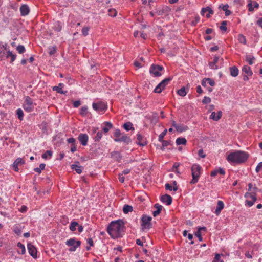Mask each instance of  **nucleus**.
Wrapping results in <instances>:
<instances>
[{"mask_svg": "<svg viewBox=\"0 0 262 262\" xmlns=\"http://www.w3.org/2000/svg\"><path fill=\"white\" fill-rule=\"evenodd\" d=\"M248 10L250 12H253L254 11V6L253 2L251 0H249V2L247 5Z\"/></svg>", "mask_w": 262, "mask_h": 262, "instance_id": "57", "label": "nucleus"}, {"mask_svg": "<svg viewBox=\"0 0 262 262\" xmlns=\"http://www.w3.org/2000/svg\"><path fill=\"white\" fill-rule=\"evenodd\" d=\"M244 197L247 198L245 205L249 207L252 206L257 200L256 194L255 192H246Z\"/></svg>", "mask_w": 262, "mask_h": 262, "instance_id": "4", "label": "nucleus"}, {"mask_svg": "<svg viewBox=\"0 0 262 262\" xmlns=\"http://www.w3.org/2000/svg\"><path fill=\"white\" fill-rule=\"evenodd\" d=\"M123 227V222L121 220H117L110 223L107 228V231L112 238L115 239L120 236Z\"/></svg>", "mask_w": 262, "mask_h": 262, "instance_id": "1", "label": "nucleus"}, {"mask_svg": "<svg viewBox=\"0 0 262 262\" xmlns=\"http://www.w3.org/2000/svg\"><path fill=\"white\" fill-rule=\"evenodd\" d=\"M92 107L94 110L99 113L105 112L107 108L106 104L102 101L93 103Z\"/></svg>", "mask_w": 262, "mask_h": 262, "instance_id": "10", "label": "nucleus"}, {"mask_svg": "<svg viewBox=\"0 0 262 262\" xmlns=\"http://www.w3.org/2000/svg\"><path fill=\"white\" fill-rule=\"evenodd\" d=\"M66 244L67 246L71 247L69 249V251L73 252L76 251V249L80 246L81 242L73 238L67 240Z\"/></svg>", "mask_w": 262, "mask_h": 262, "instance_id": "6", "label": "nucleus"}, {"mask_svg": "<svg viewBox=\"0 0 262 262\" xmlns=\"http://www.w3.org/2000/svg\"><path fill=\"white\" fill-rule=\"evenodd\" d=\"M222 116V112L221 111H218L217 114L215 112H212L210 116V118L214 121H217L221 118Z\"/></svg>", "mask_w": 262, "mask_h": 262, "instance_id": "19", "label": "nucleus"}, {"mask_svg": "<svg viewBox=\"0 0 262 262\" xmlns=\"http://www.w3.org/2000/svg\"><path fill=\"white\" fill-rule=\"evenodd\" d=\"M210 102H211L210 98L207 97V96H205L204 97L203 99L202 100V103L204 104H208V103H210Z\"/></svg>", "mask_w": 262, "mask_h": 262, "instance_id": "60", "label": "nucleus"}, {"mask_svg": "<svg viewBox=\"0 0 262 262\" xmlns=\"http://www.w3.org/2000/svg\"><path fill=\"white\" fill-rule=\"evenodd\" d=\"M176 129L178 132L181 133L187 130L188 127L183 125L178 124Z\"/></svg>", "mask_w": 262, "mask_h": 262, "instance_id": "38", "label": "nucleus"}, {"mask_svg": "<svg viewBox=\"0 0 262 262\" xmlns=\"http://www.w3.org/2000/svg\"><path fill=\"white\" fill-rule=\"evenodd\" d=\"M16 49H17V51H18V52L20 54L24 53L26 51L24 46L23 45H18Z\"/></svg>", "mask_w": 262, "mask_h": 262, "instance_id": "52", "label": "nucleus"}, {"mask_svg": "<svg viewBox=\"0 0 262 262\" xmlns=\"http://www.w3.org/2000/svg\"><path fill=\"white\" fill-rule=\"evenodd\" d=\"M111 154V157L117 161H120L121 159V155L118 151H113Z\"/></svg>", "mask_w": 262, "mask_h": 262, "instance_id": "32", "label": "nucleus"}, {"mask_svg": "<svg viewBox=\"0 0 262 262\" xmlns=\"http://www.w3.org/2000/svg\"><path fill=\"white\" fill-rule=\"evenodd\" d=\"M78 139L82 145L86 146L88 144L89 137L87 134L81 133L79 135Z\"/></svg>", "mask_w": 262, "mask_h": 262, "instance_id": "12", "label": "nucleus"}, {"mask_svg": "<svg viewBox=\"0 0 262 262\" xmlns=\"http://www.w3.org/2000/svg\"><path fill=\"white\" fill-rule=\"evenodd\" d=\"M56 52V46L50 47L48 48V53L50 55H52L54 54Z\"/></svg>", "mask_w": 262, "mask_h": 262, "instance_id": "50", "label": "nucleus"}, {"mask_svg": "<svg viewBox=\"0 0 262 262\" xmlns=\"http://www.w3.org/2000/svg\"><path fill=\"white\" fill-rule=\"evenodd\" d=\"M187 141L185 138L179 137L176 139V143L177 145H185Z\"/></svg>", "mask_w": 262, "mask_h": 262, "instance_id": "34", "label": "nucleus"}, {"mask_svg": "<svg viewBox=\"0 0 262 262\" xmlns=\"http://www.w3.org/2000/svg\"><path fill=\"white\" fill-rule=\"evenodd\" d=\"M165 189L166 190H169L170 191L173 190L174 191H176L178 190V186H172L170 184L168 183H166L165 184Z\"/></svg>", "mask_w": 262, "mask_h": 262, "instance_id": "41", "label": "nucleus"}, {"mask_svg": "<svg viewBox=\"0 0 262 262\" xmlns=\"http://www.w3.org/2000/svg\"><path fill=\"white\" fill-rule=\"evenodd\" d=\"M218 173L222 175H225V171L223 168H219L218 169H216L213 171H211L210 175L211 177H215Z\"/></svg>", "mask_w": 262, "mask_h": 262, "instance_id": "25", "label": "nucleus"}, {"mask_svg": "<svg viewBox=\"0 0 262 262\" xmlns=\"http://www.w3.org/2000/svg\"><path fill=\"white\" fill-rule=\"evenodd\" d=\"M89 30H90V27H84L82 29V35L84 36H87L89 34Z\"/></svg>", "mask_w": 262, "mask_h": 262, "instance_id": "54", "label": "nucleus"}, {"mask_svg": "<svg viewBox=\"0 0 262 262\" xmlns=\"http://www.w3.org/2000/svg\"><path fill=\"white\" fill-rule=\"evenodd\" d=\"M17 247L21 249V252H19L18 251V253H20L21 254H25L26 253V249H25V247L24 246V245H23V244H21V243L20 242H18L17 243Z\"/></svg>", "mask_w": 262, "mask_h": 262, "instance_id": "40", "label": "nucleus"}, {"mask_svg": "<svg viewBox=\"0 0 262 262\" xmlns=\"http://www.w3.org/2000/svg\"><path fill=\"white\" fill-rule=\"evenodd\" d=\"M102 137V133L98 132L97 133L96 136L94 138L95 141H99Z\"/></svg>", "mask_w": 262, "mask_h": 262, "instance_id": "53", "label": "nucleus"}, {"mask_svg": "<svg viewBox=\"0 0 262 262\" xmlns=\"http://www.w3.org/2000/svg\"><path fill=\"white\" fill-rule=\"evenodd\" d=\"M200 17L199 15H196L194 17V19L191 22V25L192 26H195L200 21Z\"/></svg>", "mask_w": 262, "mask_h": 262, "instance_id": "48", "label": "nucleus"}, {"mask_svg": "<svg viewBox=\"0 0 262 262\" xmlns=\"http://www.w3.org/2000/svg\"><path fill=\"white\" fill-rule=\"evenodd\" d=\"M46 164L44 163H41L39 165V167H36L34 169V170L38 173L39 174L41 173V170H43L45 168Z\"/></svg>", "mask_w": 262, "mask_h": 262, "instance_id": "39", "label": "nucleus"}, {"mask_svg": "<svg viewBox=\"0 0 262 262\" xmlns=\"http://www.w3.org/2000/svg\"><path fill=\"white\" fill-rule=\"evenodd\" d=\"M154 207L155 208H156V210L153 212L152 214L153 216L155 217L160 214V212L162 210V209L163 208V206L157 203L155 204Z\"/></svg>", "mask_w": 262, "mask_h": 262, "instance_id": "28", "label": "nucleus"}, {"mask_svg": "<svg viewBox=\"0 0 262 262\" xmlns=\"http://www.w3.org/2000/svg\"><path fill=\"white\" fill-rule=\"evenodd\" d=\"M198 155L200 158H204L206 157V155L204 154V151L202 149H200L198 151Z\"/></svg>", "mask_w": 262, "mask_h": 262, "instance_id": "63", "label": "nucleus"}, {"mask_svg": "<svg viewBox=\"0 0 262 262\" xmlns=\"http://www.w3.org/2000/svg\"><path fill=\"white\" fill-rule=\"evenodd\" d=\"M7 45L0 42V59L3 60L5 56V51H7Z\"/></svg>", "mask_w": 262, "mask_h": 262, "instance_id": "20", "label": "nucleus"}, {"mask_svg": "<svg viewBox=\"0 0 262 262\" xmlns=\"http://www.w3.org/2000/svg\"><path fill=\"white\" fill-rule=\"evenodd\" d=\"M62 28V25L61 22L57 21L54 23V29L55 31L60 32Z\"/></svg>", "mask_w": 262, "mask_h": 262, "instance_id": "31", "label": "nucleus"}, {"mask_svg": "<svg viewBox=\"0 0 262 262\" xmlns=\"http://www.w3.org/2000/svg\"><path fill=\"white\" fill-rule=\"evenodd\" d=\"M14 162L18 164V165H21L25 163L24 160H23L21 158H18L16 159V160L14 161Z\"/></svg>", "mask_w": 262, "mask_h": 262, "instance_id": "61", "label": "nucleus"}, {"mask_svg": "<svg viewBox=\"0 0 262 262\" xmlns=\"http://www.w3.org/2000/svg\"><path fill=\"white\" fill-rule=\"evenodd\" d=\"M201 84L204 87H207V84H209L210 86H214L215 85V82L212 79L205 78L202 80Z\"/></svg>", "mask_w": 262, "mask_h": 262, "instance_id": "18", "label": "nucleus"}, {"mask_svg": "<svg viewBox=\"0 0 262 262\" xmlns=\"http://www.w3.org/2000/svg\"><path fill=\"white\" fill-rule=\"evenodd\" d=\"M177 93L179 95L182 97L186 96V94H187L186 88L184 86L181 88L180 90L178 91Z\"/></svg>", "mask_w": 262, "mask_h": 262, "instance_id": "35", "label": "nucleus"}, {"mask_svg": "<svg viewBox=\"0 0 262 262\" xmlns=\"http://www.w3.org/2000/svg\"><path fill=\"white\" fill-rule=\"evenodd\" d=\"M27 248L30 255L35 259L37 258V251L36 247L31 243H28Z\"/></svg>", "mask_w": 262, "mask_h": 262, "instance_id": "11", "label": "nucleus"}, {"mask_svg": "<svg viewBox=\"0 0 262 262\" xmlns=\"http://www.w3.org/2000/svg\"><path fill=\"white\" fill-rule=\"evenodd\" d=\"M67 141L68 143L71 144L76 143V140L73 137L68 138Z\"/></svg>", "mask_w": 262, "mask_h": 262, "instance_id": "64", "label": "nucleus"}, {"mask_svg": "<svg viewBox=\"0 0 262 262\" xmlns=\"http://www.w3.org/2000/svg\"><path fill=\"white\" fill-rule=\"evenodd\" d=\"M137 143L140 146H144L146 144V142L145 141V139L143 137L142 135L140 134H138L137 135Z\"/></svg>", "mask_w": 262, "mask_h": 262, "instance_id": "21", "label": "nucleus"}, {"mask_svg": "<svg viewBox=\"0 0 262 262\" xmlns=\"http://www.w3.org/2000/svg\"><path fill=\"white\" fill-rule=\"evenodd\" d=\"M248 158V154L245 151L237 150L230 153L227 160L230 163H242L245 162Z\"/></svg>", "mask_w": 262, "mask_h": 262, "instance_id": "2", "label": "nucleus"}, {"mask_svg": "<svg viewBox=\"0 0 262 262\" xmlns=\"http://www.w3.org/2000/svg\"><path fill=\"white\" fill-rule=\"evenodd\" d=\"M171 80V78H168L163 80L155 88L154 92L157 93H160L162 90H164L166 86L168 85V83Z\"/></svg>", "mask_w": 262, "mask_h": 262, "instance_id": "8", "label": "nucleus"}, {"mask_svg": "<svg viewBox=\"0 0 262 262\" xmlns=\"http://www.w3.org/2000/svg\"><path fill=\"white\" fill-rule=\"evenodd\" d=\"M20 15L25 16L29 14L30 12V8L27 5H22L19 8Z\"/></svg>", "mask_w": 262, "mask_h": 262, "instance_id": "15", "label": "nucleus"}, {"mask_svg": "<svg viewBox=\"0 0 262 262\" xmlns=\"http://www.w3.org/2000/svg\"><path fill=\"white\" fill-rule=\"evenodd\" d=\"M226 25H227V21H222V23H221V25L220 27V29L222 31H226L227 29V27H226Z\"/></svg>", "mask_w": 262, "mask_h": 262, "instance_id": "56", "label": "nucleus"}, {"mask_svg": "<svg viewBox=\"0 0 262 262\" xmlns=\"http://www.w3.org/2000/svg\"><path fill=\"white\" fill-rule=\"evenodd\" d=\"M78 226V223L77 222L73 221L71 223L70 226V229L72 231H75L76 230V227Z\"/></svg>", "mask_w": 262, "mask_h": 262, "instance_id": "45", "label": "nucleus"}, {"mask_svg": "<svg viewBox=\"0 0 262 262\" xmlns=\"http://www.w3.org/2000/svg\"><path fill=\"white\" fill-rule=\"evenodd\" d=\"M254 60L255 58L253 56L250 55L246 56V60L249 64H253Z\"/></svg>", "mask_w": 262, "mask_h": 262, "instance_id": "47", "label": "nucleus"}, {"mask_svg": "<svg viewBox=\"0 0 262 262\" xmlns=\"http://www.w3.org/2000/svg\"><path fill=\"white\" fill-rule=\"evenodd\" d=\"M80 114L83 116H86L88 114V106H83L80 109Z\"/></svg>", "mask_w": 262, "mask_h": 262, "instance_id": "44", "label": "nucleus"}, {"mask_svg": "<svg viewBox=\"0 0 262 262\" xmlns=\"http://www.w3.org/2000/svg\"><path fill=\"white\" fill-rule=\"evenodd\" d=\"M13 231L18 235L21 234L22 232V230L20 227L17 225H15L14 226Z\"/></svg>", "mask_w": 262, "mask_h": 262, "instance_id": "46", "label": "nucleus"}, {"mask_svg": "<svg viewBox=\"0 0 262 262\" xmlns=\"http://www.w3.org/2000/svg\"><path fill=\"white\" fill-rule=\"evenodd\" d=\"M167 129H165L160 134V135L159 136V137H158V140L159 141H163V140H164V138L165 137V136L167 134Z\"/></svg>", "mask_w": 262, "mask_h": 262, "instance_id": "49", "label": "nucleus"}, {"mask_svg": "<svg viewBox=\"0 0 262 262\" xmlns=\"http://www.w3.org/2000/svg\"><path fill=\"white\" fill-rule=\"evenodd\" d=\"M255 171L256 172L262 171V162L258 163L256 167Z\"/></svg>", "mask_w": 262, "mask_h": 262, "instance_id": "62", "label": "nucleus"}, {"mask_svg": "<svg viewBox=\"0 0 262 262\" xmlns=\"http://www.w3.org/2000/svg\"><path fill=\"white\" fill-rule=\"evenodd\" d=\"M16 114L18 119L20 120H23L24 118V113L21 108H18L16 110Z\"/></svg>", "mask_w": 262, "mask_h": 262, "instance_id": "43", "label": "nucleus"}, {"mask_svg": "<svg viewBox=\"0 0 262 262\" xmlns=\"http://www.w3.org/2000/svg\"><path fill=\"white\" fill-rule=\"evenodd\" d=\"M160 200L163 203H165L167 205H169L172 203V198L169 195L165 194L161 196Z\"/></svg>", "mask_w": 262, "mask_h": 262, "instance_id": "14", "label": "nucleus"}, {"mask_svg": "<svg viewBox=\"0 0 262 262\" xmlns=\"http://www.w3.org/2000/svg\"><path fill=\"white\" fill-rule=\"evenodd\" d=\"M239 42L245 45L246 43V39L245 37L242 34H239L237 37Z\"/></svg>", "mask_w": 262, "mask_h": 262, "instance_id": "42", "label": "nucleus"}, {"mask_svg": "<svg viewBox=\"0 0 262 262\" xmlns=\"http://www.w3.org/2000/svg\"><path fill=\"white\" fill-rule=\"evenodd\" d=\"M123 133H121L120 129H116L114 132V136L115 138H120Z\"/></svg>", "mask_w": 262, "mask_h": 262, "instance_id": "51", "label": "nucleus"}, {"mask_svg": "<svg viewBox=\"0 0 262 262\" xmlns=\"http://www.w3.org/2000/svg\"><path fill=\"white\" fill-rule=\"evenodd\" d=\"M72 170H75L78 174H80L83 169V167L80 165L79 162L77 161L75 164L71 165Z\"/></svg>", "mask_w": 262, "mask_h": 262, "instance_id": "16", "label": "nucleus"}, {"mask_svg": "<svg viewBox=\"0 0 262 262\" xmlns=\"http://www.w3.org/2000/svg\"><path fill=\"white\" fill-rule=\"evenodd\" d=\"M191 170L192 179L190 183L191 184H195L199 181L202 168L199 164H194L191 166Z\"/></svg>", "mask_w": 262, "mask_h": 262, "instance_id": "3", "label": "nucleus"}, {"mask_svg": "<svg viewBox=\"0 0 262 262\" xmlns=\"http://www.w3.org/2000/svg\"><path fill=\"white\" fill-rule=\"evenodd\" d=\"M114 141L115 142H123L126 144H129L130 142H131L130 138L124 134H123L120 138H115Z\"/></svg>", "mask_w": 262, "mask_h": 262, "instance_id": "17", "label": "nucleus"}, {"mask_svg": "<svg viewBox=\"0 0 262 262\" xmlns=\"http://www.w3.org/2000/svg\"><path fill=\"white\" fill-rule=\"evenodd\" d=\"M163 67L159 65L152 64L150 68L149 72L155 77L160 76L162 74L161 71L163 70Z\"/></svg>", "mask_w": 262, "mask_h": 262, "instance_id": "9", "label": "nucleus"}, {"mask_svg": "<svg viewBox=\"0 0 262 262\" xmlns=\"http://www.w3.org/2000/svg\"><path fill=\"white\" fill-rule=\"evenodd\" d=\"M230 75L232 77H236L238 75V69L235 66L230 67L229 69Z\"/></svg>", "mask_w": 262, "mask_h": 262, "instance_id": "29", "label": "nucleus"}, {"mask_svg": "<svg viewBox=\"0 0 262 262\" xmlns=\"http://www.w3.org/2000/svg\"><path fill=\"white\" fill-rule=\"evenodd\" d=\"M162 143V147L161 148L162 150H164V147L168 146L170 144V142L168 141L163 140V141H160Z\"/></svg>", "mask_w": 262, "mask_h": 262, "instance_id": "58", "label": "nucleus"}, {"mask_svg": "<svg viewBox=\"0 0 262 262\" xmlns=\"http://www.w3.org/2000/svg\"><path fill=\"white\" fill-rule=\"evenodd\" d=\"M35 105L29 96L25 97L23 108L28 113L32 112L34 108Z\"/></svg>", "mask_w": 262, "mask_h": 262, "instance_id": "7", "label": "nucleus"}, {"mask_svg": "<svg viewBox=\"0 0 262 262\" xmlns=\"http://www.w3.org/2000/svg\"><path fill=\"white\" fill-rule=\"evenodd\" d=\"M219 61V57L214 56L213 61L209 63V66L211 69L216 70L219 67L216 63Z\"/></svg>", "mask_w": 262, "mask_h": 262, "instance_id": "24", "label": "nucleus"}, {"mask_svg": "<svg viewBox=\"0 0 262 262\" xmlns=\"http://www.w3.org/2000/svg\"><path fill=\"white\" fill-rule=\"evenodd\" d=\"M152 217L146 215H143L141 218V227L142 230L149 229L152 227L151 221Z\"/></svg>", "mask_w": 262, "mask_h": 262, "instance_id": "5", "label": "nucleus"}, {"mask_svg": "<svg viewBox=\"0 0 262 262\" xmlns=\"http://www.w3.org/2000/svg\"><path fill=\"white\" fill-rule=\"evenodd\" d=\"M64 87V84L62 83H60L57 86H54L52 88L53 91H56L57 93L64 94L67 91L64 92L62 91V88Z\"/></svg>", "mask_w": 262, "mask_h": 262, "instance_id": "22", "label": "nucleus"}, {"mask_svg": "<svg viewBox=\"0 0 262 262\" xmlns=\"http://www.w3.org/2000/svg\"><path fill=\"white\" fill-rule=\"evenodd\" d=\"M53 152L51 150H47L42 155V158L44 159H50L52 156Z\"/></svg>", "mask_w": 262, "mask_h": 262, "instance_id": "37", "label": "nucleus"}, {"mask_svg": "<svg viewBox=\"0 0 262 262\" xmlns=\"http://www.w3.org/2000/svg\"><path fill=\"white\" fill-rule=\"evenodd\" d=\"M108 15L111 17H115L117 15V11L115 9H110Z\"/></svg>", "mask_w": 262, "mask_h": 262, "instance_id": "55", "label": "nucleus"}, {"mask_svg": "<svg viewBox=\"0 0 262 262\" xmlns=\"http://www.w3.org/2000/svg\"><path fill=\"white\" fill-rule=\"evenodd\" d=\"M133 210V207L129 205H125L123 208V211L125 214L132 212Z\"/></svg>", "mask_w": 262, "mask_h": 262, "instance_id": "36", "label": "nucleus"}, {"mask_svg": "<svg viewBox=\"0 0 262 262\" xmlns=\"http://www.w3.org/2000/svg\"><path fill=\"white\" fill-rule=\"evenodd\" d=\"M103 125L102 130L104 133H107L113 127V124L110 122H104Z\"/></svg>", "mask_w": 262, "mask_h": 262, "instance_id": "27", "label": "nucleus"}, {"mask_svg": "<svg viewBox=\"0 0 262 262\" xmlns=\"http://www.w3.org/2000/svg\"><path fill=\"white\" fill-rule=\"evenodd\" d=\"M224 207V204L222 201H218L217 203V206L215 210V213L216 215H219L221 211Z\"/></svg>", "mask_w": 262, "mask_h": 262, "instance_id": "23", "label": "nucleus"}, {"mask_svg": "<svg viewBox=\"0 0 262 262\" xmlns=\"http://www.w3.org/2000/svg\"><path fill=\"white\" fill-rule=\"evenodd\" d=\"M205 12H208V13L206 15V17L207 18H210L211 15H212L214 13L213 10L210 7H206L202 9L201 11V15H204Z\"/></svg>", "mask_w": 262, "mask_h": 262, "instance_id": "13", "label": "nucleus"}, {"mask_svg": "<svg viewBox=\"0 0 262 262\" xmlns=\"http://www.w3.org/2000/svg\"><path fill=\"white\" fill-rule=\"evenodd\" d=\"M7 54L6 55H5V57H6V58H11V61H10V63H12L16 59V55L13 54L12 52H11L9 48H7Z\"/></svg>", "mask_w": 262, "mask_h": 262, "instance_id": "26", "label": "nucleus"}, {"mask_svg": "<svg viewBox=\"0 0 262 262\" xmlns=\"http://www.w3.org/2000/svg\"><path fill=\"white\" fill-rule=\"evenodd\" d=\"M242 71L244 73H246L249 76H252V72L251 70L250 67L248 66H244L242 68Z\"/></svg>", "mask_w": 262, "mask_h": 262, "instance_id": "33", "label": "nucleus"}, {"mask_svg": "<svg viewBox=\"0 0 262 262\" xmlns=\"http://www.w3.org/2000/svg\"><path fill=\"white\" fill-rule=\"evenodd\" d=\"M123 128L126 131L134 130L133 124L130 122H127L123 124Z\"/></svg>", "mask_w": 262, "mask_h": 262, "instance_id": "30", "label": "nucleus"}, {"mask_svg": "<svg viewBox=\"0 0 262 262\" xmlns=\"http://www.w3.org/2000/svg\"><path fill=\"white\" fill-rule=\"evenodd\" d=\"M228 8H229V5L228 4H225V5L221 4L219 6V9H222L224 11H226V10H227L228 9Z\"/></svg>", "mask_w": 262, "mask_h": 262, "instance_id": "59", "label": "nucleus"}]
</instances>
